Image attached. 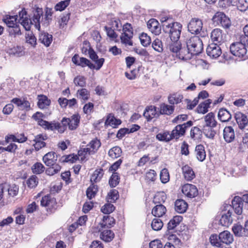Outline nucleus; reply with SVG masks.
Segmentation results:
<instances>
[{"label": "nucleus", "mask_w": 248, "mask_h": 248, "mask_svg": "<svg viewBox=\"0 0 248 248\" xmlns=\"http://www.w3.org/2000/svg\"><path fill=\"white\" fill-rule=\"evenodd\" d=\"M232 207L233 208L235 213L237 215H241L243 211V202L242 199L235 196L232 202Z\"/></svg>", "instance_id": "nucleus-19"}, {"label": "nucleus", "mask_w": 248, "mask_h": 248, "mask_svg": "<svg viewBox=\"0 0 248 248\" xmlns=\"http://www.w3.org/2000/svg\"><path fill=\"white\" fill-rule=\"evenodd\" d=\"M232 230L234 234L237 236H247L248 235L245 228L239 224H235L233 226Z\"/></svg>", "instance_id": "nucleus-40"}, {"label": "nucleus", "mask_w": 248, "mask_h": 248, "mask_svg": "<svg viewBox=\"0 0 248 248\" xmlns=\"http://www.w3.org/2000/svg\"><path fill=\"white\" fill-rule=\"evenodd\" d=\"M43 10L42 8H39L35 5L32 8V16L31 19L28 18L27 12L24 9L19 12V22L23 27L26 31H30L33 23L35 24V27L38 30H40V24H41V19L43 16Z\"/></svg>", "instance_id": "nucleus-1"}, {"label": "nucleus", "mask_w": 248, "mask_h": 248, "mask_svg": "<svg viewBox=\"0 0 248 248\" xmlns=\"http://www.w3.org/2000/svg\"><path fill=\"white\" fill-rule=\"evenodd\" d=\"M187 208V203L183 200H177L175 202V210L179 213H184Z\"/></svg>", "instance_id": "nucleus-34"}, {"label": "nucleus", "mask_w": 248, "mask_h": 248, "mask_svg": "<svg viewBox=\"0 0 248 248\" xmlns=\"http://www.w3.org/2000/svg\"><path fill=\"white\" fill-rule=\"evenodd\" d=\"M192 55L193 54L191 53L190 50H189L187 46L186 47H181L177 54V56H178L180 59L185 61L190 60Z\"/></svg>", "instance_id": "nucleus-26"}, {"label": "nucleus", "mask_w": 248, "mask_h": 248, "mask_svg": "<svg viewBox=\"0 0 248 248\" xmlns=\"http://www.w3.org/2000/svg\"><path fill=\"white\" fill-rule=\"evenodd\" d=\"M121 124V121L119 119H116L111 114H109L105 121V125L106 126L109 125L112 127H116L118 125Z\"/></svg>", "instance_id": "nucleus-37"}, {"label": "nucleus", "mask_w": 248, "mask_h": 248, "mask_svg": "<svg viewBox=\"0 0 248 248\" xmlns=\"http://www.w3.org/2000/svg\"><path fill=\"white\" fill-rule=\"evenodd\" d=\"M58 156L55 152H49L43 157V160L45 164L48 166L55 165Z\"/></svg>", "instance_id": "nucleus-20"}, {"label": "nucleus", "mask_w": 248, "mask_h": 248, "mask_svg": "<svg viewBox=\"0 0 248 248\" xmlns=\"http://www.w3.org/2000/svg\"><path fill=\"white\" fill-rule=\"evenodd\" d=\"M182 169L184 178L186 181H191L194 178L195 173L192 169L188 165H185Z\"/></svg>", "instance_id": "nucleus-30"}, {"label": "nucleus", "mask_w": 248, "mask_h": 248, "mask_svg": "<svg viewBox=\"0 0 248 248\" xmlns=\"http://www.w3.org/2000/svg\"><path fill=\"white\" fill-rule=\"evenodd\" d=\"M219 239L221 241V243L227 245H230L233 241V235L227 231H223L219 233Z\"/></svg>", "instance_id": "nucleus-23"}, {"label": "nucleus", "mask_w": 248, "mask_h": 248, "mask_svg": "<svg viewBox=\"0 0 248 248\" xmlns=\"http://www.w3.org/2000/svg\"><path fill=\"white\" fill-rule=\"evenodd\" d=\"M98 191L97 186L95 185L92 184L87 189L86 195L89 199L94 198Z\"/></svg>", "instance_id": "nucleus-53"}, {"label": "nucleus", "mask_w": 248, "mask_h": 248, "mask_svg": "<svg viewBox=\"0 0 248 248\" xmlns=\"http://www.w3.org/2000/svg\"><path fill=\"white\" fill-rule=\"evenodd\" d=\"M141 44L144 46H147L150 44L151 39L147 33H142L139 36Z\"/></svg>", "instance_id": "nucleus-57"}, {"label": "nucleus", "mask_w": 248, "mask_h": 248, "mask_svg": "<svg viewBox=\"0 0 248 248\" xmlns=\"http://www.w3.org/2000/svg\"><path fill=\"white\" fill-rule=\"evenodd\" d=\"M77 96L84 103L89 99L90 93L86 89L82 88L77 91Z\"/></svg>", "instance_id": "nucleus-42"}, {"label": "nucleus", "mask_w": 248, "mask_h": 248, "mask_svg": "<svg viewBox=\"0 0 248 248\" xmlns=\"http://www.w3.org/2000/svg\"><path fill=\"white\" fill-rule=\"evenodd\" d=\"M114 236V233L109 230H103L100 234V238L105 242L111 241Z\"/></svg>", "instance_id": "nucleus-45"}, {"label": "nucleus", "mask_w": 248, "mask_h": 248, "mask_svg": "<svg viewBox=\"0 0 248 248\" xmlns=\"http://www.w3.org/2000/svg\"><path fill=\"white\" fill-rule=\"evenodd\" d=\"M38 106L40 108L43 109L48 106L50 103V100H49L46 96L41 95L38 96Z\"/></svg>", "instance_id": "nucleus-44"}, {"label": "nucleus", "mask_w": 248, "mask_h": 248, "mask_svg": "<svg viewBox=\"0 0 248 248\" xmlns=\"http://www.w3.org/2000/svg\"><path fill=\"white\" fill-rule=\"evenodd\" d=\"M17 20L19 21V15L14 16L7 15L3 18V21L6 24L9 29L17 24ZM18 22L20 24L19 21Z\"/></svg>", "instance_id": "nucleus-31"}, {"label": "nucleus", "mask_w": 248, "mask_h": 248, "mask_svg": "<svg viewBox=\"0 0 248 248\" xmlns=\"http://www.w3.org/2000/svg\"><path fill=\"white\" fill-rule=\"evenodd\" d=\"M5 190H7L8 192V195L11 197H14L16 196L18 192V186L16 185H12L8 186L7 185V188L4 189Z\"/></svg>", "instance_id": "nucleus-59"}, {"label": "nucleus", "mask_w": 248, "mask_h": 248, "mask_svg": "<svg viewBox=\"0 0 248 248\" xmlns=\"http://www.w3.org/2000/svg\"><path fill=\"white\" fill-rule=\"evenodd\" d=\"M70 4V0L61 1L56 4L54 9L56 11H62L64 10Z\"/></svg>", "instance_id": "nucleus-58"}, {"label": "nucleus", "mask_w": 248, "mask_h": 248, "mask_svg": "<svg viewBox=\"0 0 248 248\" xmlns=\"http://www.w3.org/2000/svg\"><path fill=\"white\" fill-rule=\"evenodd\" d=\"M223 138L228 143L232 141L235 138L234 129L232 126H226L223 130Z\"/></svg>", "instance_id": "nucleus-22"}, {"label": "nucleus", "mask_w": 248, "mask_h": 248, "mask_svg": "<svg viewBox=\"0 0 248 248\" xmlns=\"http://www.w3.org/2000/svg\"><path fill=\"white\" fill-rule=\"evenodd\" d=\"M115 223V219L113 217L107 216H104L102 222L100 224L102 228H110Z\"/></svg>", "instance_id": "nucleus-43"}, {"label": "nucleus", "mask_w": 248, "mask_h": 248, "mask_svg": "<svg viewBox=\"0 0 248 248\" xmlns=\"http://www.w3.org/2000/svg\"><path fill=\"white\" fill-rule=\"evenodd\" d=\"M246 44L247 42L246 37L240 36L239 42H234L231 45L230 49L231 53L239 58L244 57L247 53Z\"/></svg>", "instance_id": "nucleus-4"}, {"label": "nucleus", "mask_w": 248, "mask_h": 248, "mask_svg": "<svg viewBox=\"0 0 248 248\" xmlns=\"http://www.w3.org/2000/svg\"><path fill=\"white\" fill-rule=\"evenodd\" d=\"M8 32L10 35L14 36L15 37L16 36H19L22 34L19 24H17L13 27L8 29Z\"/></svg>", "instance_id": "nucleus-55"}, {"label": "nucleus", "mask_w": 248, "mask_h": 248, "mask_svg": "<svg viewBox=\"0 0 248 248\" xmlns=\"http://www.w3.org/2000/svg\"><path fill=\"white\" fill-rule=\"evenodd\" d=\"M213 21L218 25H220L225 29H229L231 26L230 18L223 13L218 12L213 17Z\"/></svg>", "instance_id": "nucleus-8"}, {"label": "nucleus", "mask_w": 248, "mask_h": 248, "mask_svg": "<svg viewBox=\"0 0 248 248\" xmlns=\"http://www.w3.org/2000/svg\"><path fill=\"white\" fill-rule=\"evenodd\" d=\"M234 117L240 129L242 130L248 126V118L245 114L241 112H237Z\"/></svg>", "instance_id": "nucleus-17"}, {"label": "nucleus", "mask_w": 248, "mask_h": 248, "mask_svg": "<svg viewBox=\"0 0 248 248\" xmlns=\"http://www.w3.org/2000/svg\"><path fill=\"white\" fill-rule=\"evenodd\" d=\"M202 22L198 18H192L188 24V30L192 34H198L202 28Z\"/></svg>", "instance_id": "nucleus-13"}, {"label": "nucleus", "mask_w": 248, "mask_h": 248, "mask_svg": "<svg viewBox=\"0 0 248 248\" xmlns=\"http://www.w3.org/2000/svg\"><path fill=\"white\" fill-rule=\"evenodd\" d=\"M183 96L179 93H173L168 96V101L170 104L174 105L177 104L181 102Z\"/></svg>", "instance_id": "nucleus-47"}, {"label": "nucleus", "mask_w": 248, "mask_h": 248, "mask_svg": "<svg viewBox=\"0 0 248 248\" xmlns=\"http://www.w3.org/2000/svg\"><path fill=\"white\" fill-rule=\"evenodd\" d=\"M122 151L120 147L115 146L108 151V155L112 158H116L121 156Z\"/></svg>", "instance_id": "nucleus-49"}, {"label": "nucleus", "mask_w": 248, "mask_h": 248, "mask_svg": "<svg viewBox=\"0 0 248 248\" xmlns=\"http://www.w3.org/2000/svg\"><path fill=\"white\" fill-rule=\"evenodd\" d=\"M123 33L120 36L121 42L125 45L132 46L133 45L131 39L133 37V33L131 24L126 23L123 27Z\"/></svg>", "instance_id": "nucleus-7"}, {"label": "nucleus", "mask_w": 248, "mask_h": 248, "mask_svg": "<svg viewBox=\"0 0 248 248\" xmlns=\"http://www.w3.org/2000/svg\"><path fill=\"white\" fill-rule=\"evenodd\" d=\"M8 53L10 55H14L16 57H20L24 54V51L22 47L20 46H15L11 48Z\"/></svg>", "instance_id": "nucleus-46"}, {"label": "nucleus", "mask_w": 248, "mask_h": 248, "mask_svg": "<svg viewBox=\"0 0 248 248\" xmlns=\"http://www.w3.org/2000/svg\"><path fill=\"white\" fill-rule=\"evenodd\" d=\"M219 45L216 44H210L206 48L207 54L212 58H217L221 54V49Z\"/></svg>", "instance_id": "nucleus-16"}, {"label": "nucleus", "mask_w": 248, "mask_h": 248, "mask_svg": "<svg viewBox=\"0 0 248 248\" xmlns=\"http://www.w3.org/2000/svg\"><path fill=\"white\" fill-rule=\"evenodd\" d=\"M195 153L197 159L201 161H203L206 157V153L204 146L202 144L198 145L196 146Z\"/></svg>", "instance_id": "nucleus-27"}, {"label": "nucleus", "mask_w": 248, "mask_h": 248, "mask_svg": "<svg viewBox=\"0 0 248 248\" xmlns=\"http://www.w3.org/2000/svg\"><path fill=\"white\" fill-rule=\"evenodd\" d=\"M212 103L211 99L206 100L204 102L201 103L197 108L199 113L204 114L208 111V108Z\"/></svg>", "instance_id": "nucleus-39"}, {"label": "nucleus", "mask_w": 248, "mask_h": 248, "mask_svg": "<svg viewBox=\"0 0 248 248\" xmlns=\"http://www.w3.org/2000/svg\"><path fill=\"white\" fill-rule=\"evenodd\" d=\"M186 46L193 55L201 53L203 50V43L201 38L197 36H193L187 40Z\"/></svg>", "instance_id": "nucleus-5"}, {"label": "nucleus", "mask_w": 248, "mask_h": 248, "mask_svg": "<svg viewBox=\"0 0 248 248\" xmlns=\"http://www.w3.org/2000/svg\"><path fill=\"white\" fill-rule=\"evenodd\" d=\"M38 183V179L35 175L31 176L27 181V185L30 188L35 187Z\"/></svg>", "instance_id": "nucleus-64"}, {"label": "nucleus", "mask_w": 248, "mask_h": 248, "mask_svg": "<svg viewBox=\"0 0 248 248\" xmlns=\"http://www.w3.org/2000/svg\"><path fill=\"white\" fill-rule=\"evenodd\" d=\"M174 111V107L166 104H162L160 105V112L162 114L170 115Z\"/></svg>", "instance_id": "nucleus-48"}, {"label": "nucleus", "mask_w": 248, "mask_h": 248, "mask_svg": "<svg viewBox=\"0 0 248 248\" xmlns=\"http://www.w3.org/2000/svg\"><path fill=\"white\" fill-rule=\"evenodd\" d=\"M164 29V31L169 34L170 39L168 48L170 51L177 55L182 47L180 42L178 41L181 32L182 25L176 24L172 29H169V27L165 25Z\"/></svg>", "instance_id": "nucleus-2"}, {"label": "nucleus", "mask_w": 248, "mask_h": 248, "mask_svg": "<svg viewBox=\"0 0 248 248\" xmlns=\"http://www.w3.org/2000/svg\"><path fill=\"white\" fill-rule=\"evenodd\" d=\"M53 14L52 9L46 8L45 14L44 17L41 18V24L47 27L52 20V16Z\"/></svg>", "instance_id": "nucleus-28"}, {"label": "nucleus", "mask_w": 248, "mask_h": 248, "mask_svg": "<svg viewBox=\"0 0 248 248\" xmlns=\"http://www.w3.org/2000/svg\"><path fill=\"white\" fill-rule=\"evenodd\" d=\"M183 193L188 198H192L198 194V190L195 185L186 184L182 187Z\"/></svg>", "instance_id": "nucleus-14"}, {"label": "nucleus", "mask_w": 248, "mask_h": 248, "mask_svg": "<svg viewBox=\"0 0 248 248\" xmlns=\"http://www.w3.org/2000/svg\"><path fill=\"white\" fill-rule=\"evenodd\" d=\"M51 166L46 170V173L48 175H53L61 170V167L58 164L53 165Z\"/></svg>", "instance_id": "nucleus-60"}, {"label": "nucleus", "mask_w": 248, "mask_h": 248, "mask_svg": "<svg viewBox=\"0 0 248 248\" xmlns=\"http://www.w3.org/2000/svg\"><path fill=\"white\" fill-rule=\"evenodd\" d=\"M232 213L229 210L226 213L222 215L219 222L221 225L229 227L232 222L233 219L232 217Z\"/></svg>", "instance_id": "nucleus-24"}, {"label": "nucleus", "mask_w": 248, "mask_h": 248, "mask_svg": "<svg viewBox=\"0 0 248 248\" xmlns=\"http://www.w3.org/2000/svg\"><path fill=\"white\" fill-rule=\"evenodd\" d=\"M26 42L34 47L36 45V38L32 32H29L25 34Z\"/></svg>", "instance_id": "nucleus-54"}, {"label": "nucleus", "mask_w": 248, "mask_h": 248, "mask_svg": "<svg viewBox=\"0 0 248 248\" xmlns=\"http://www.w3.org/2000/svg\"><path fill=\"white\" fill-rule=\"evenodd\" d=\"M47 139V136L46 135H43L42 134L37 135L34 138L33 141L35 143L33 144L35 149L36 151L39 150L42 148L46 146V143L44 140Z\"/></svg>", "instance_id": "nucleus-21"}, {"label": "nucleus", "mask_w": 248, "mask_h": 248, "mask_svg": "<svg viewBox=\"0 0 248 248\" xmlns=\"http://www.w3.org/2000/svg\"><path fill=\"white\" fill-rule=\"evenodd\" d=\"M115 209V207L112 204L106 203L103 205L101 209V212L105 214H109L112 213Z\"/></svg>", "instance_id": "nucleus-62"}, {"label": "nucleus", "mask_w": 248, "mask_h": 248, "mask_svg": "<svg viewBox=\"0 0 248 248\" xmlns=\"http://www.w3.org/2000/svg\"><path fill=\"white\" fill-rule=\"evenodd\" d=\"M55 202V200L54 199L51 198V197L49 195H46L42 198L41 201V205L42 206L50 208L53 207Z\"/></svg>", "instance_id": "nucleus-38"}, {"label": "nucleus", "mask_w": 248, "mask_h": 248, "mask_svg": "<svg viewBox=\"0 0 248 248\" xmlns=\"http://www.w3.org/2000/svg\"><path fill=\"white\" fill-rule=\"evenodd\" d=\"M156 114L155 107L151 106L148 108H146L144 112V116L149 121L151 120Z\"/></svg>", "instance_id": "nucleus-52"}, {"label": "nucleus", "mask_w": 248, "mask_h": 248, "mask_svg": "<svg viewBox=\"0 0 248 248\" xmlns=\"http://www.w3.org/2000/svg\"><path fill=\"white\" fill-rule=\"evenodd\" d=\"M45 167L44 165L39 162L34 164L32 167V172L36 174H40L44 171Z\"/></svg>", "instance_id": "nucleus-63"}, {"label": "nucleus", "mask_w": 248, "mask_h": 248, "mask_svg": "<svg viewBox=\"0 0 248 248\" xmlns=\"http://www.w3.org/2000/svg\"><path fill=\"white\" fill-rule=\"evenodd\" d=\"M72 61L76 65L80 66L82 67L87 66L91 69L94 67L93 66V63L89 60L83 57L79 58L78 54H75L72 58Z\"/></svg>", "instance_id": "nucleus-15"}, {"label": "nucleus", "mask_w": 248, "mask_h": 248, "mask_svg": "<svg viewBox=\"0 0 248 248\" xmlns=\"http://www.w3.org/2000/svg\"><path fill=\"white\" fill-rule=\"evenodd\" d=\"M218 118L222 122L229 121L232 118V115L229 111L224 108H220L218 112Z\"/></svg>", "instance_id": "nucleus-35"}, {"label": "nucleus", "mask_w": 248, "mask_h": 248, "mask_svg": "<svg viewBox=\"0 0 248 248\" xmlns=\"http://www.w3.org/2000/svg\"><path fill=\"white\" fill-rule=\"evenodd\" d=\"M78 160L81 162H85L88 159L89 155H92V154L89 153V150L86 146L80 148L78 151Z\"/></svg>", "instance_id": "nucleus-33"}, {"label": "nucleus", "mask_w": 248, "mask_h": 248, "mask_svg": "<svg viewBox=\"0 0 248 248\" xmlns=\"http://www.w3.org/2000/svg\"><path fill=\"white\" fill-rule=\"evenodd\" d=\"M52 41V36L46 32H41L39 36V41L45 46H48Z\"/></svg>", "instance_id": "nucleus-29"}, {"label": "nucleus", "mask_w": 248, "mask_h": 248, "mask_svg": "<svg viewBox=\"0 0 248 248\" xmlns=\"http://www.w3.org/2000/svg\"><path fill=\"white\" fill-rule=\"evenodd\" d=\"M163 226L162 221L158 218H154L152 222L151 226L152 229L155 231L160 230Z\"/></svg>", "instance_id": "nucleus-56"}, {"label": "nucleus", "mask_w": 248, "mask_h": 248, "mask_svg": "<svg viewBox=\"0 0 248 248\" xmlns=\"http://www.w3.org/2000/svg\"><path fill=\"white\" fill-rule=\"evenodd\" d=\"M103 175V170L99 169L95 170L91 177L92 183H97L99 182Z\"/></svg>", "instance_id": "nucleus-51"}, {"label": "nucleus", "mask_w": 248, "mask_h": 248, "mask_svg": "<svg viewBox=\"0 0 248 248\" xmlns=\"http://www.w3.org/2000/svg\"><path fill=\"white\" fill-rule=\"evenodd\" d=\"M156 138L159 141L168 142L173 139L171 136V133H170L168 131H164L163 132L159 133L156 135Z\"/></svg>", "instance_id": "nucleus-41"}, {"label": "nucleus", "mask_w": 248, "mask_h": 248, "mask_svg": "<svg viewBox=\"0 0 248 248\" xmlns=\"http://www.w3.org/2000/svg\"><path fill=\"white\" fill-rule=\"evenodd\" d=\"M101 143L100 140L95 138L92 140L86 146L92 155L95 154L100 147Z\"/></svg>", "instance_id": "nucleus-25"}, {"label": "nucleus", "mask_w": 248, "mask_h": 248, "mask_svg": "<svg viewBox=\"0 0 248 248\" xmlns=\"http://www.w3.org/2000/svg\"><path fill=\"white\" fill-rule=\"evenodd\" d=\"M80 119V116L78 114H75L71 118H63L61 121V123H59L60 126L61 127L63 126L64 127L63 132L66 129L67 125L70 130H75L78 126Z\"/></svg>", "instance_id": "nucleus-6"}, {"label": "nucleus", "mask_w": 248, "mask_h": 248, "mask_svg": "<svg viewBox=\"0 0 248 248\" xmlns=\"http://www.w3.org/2000/svg\"><path fill=\"white\" fill-rule=\"evenodd\" d=\"M193 122L191 121H189L183 124H178L171 131V136L173 137V139H178L181 136L184 135L186 129L191 126Z\"/></svg>", "instance_id": "nucleus-10"}, {"label": "nucleus", "mask_w": 248, "mask_h": 248, "mask_svg": "<svg viewBox=\"0 0 248 248\" xmlns=\"http://www.w3.org/2000/svg\"><path fill=\"white\" fill-rule=\"evenodd\" d=\"M78 160L81 162H85L88 159L89 155H92V154L89 153V150L86 146L80 148L78 151Z\"/></svg>", "instance_id": "nucleus-32"}, {"label": "nucleus", "mask_w": 248, "mask_h": 248, "mask_svg": "<svg viewBox=\"0 0 248 248\" xmlns=\"http://www.w3.org/2000/svg\"><path fill=\"white\" fill-rule=\"evenodd\" d=\"M203 133L202 129L201 130L198 127H194L190 131V136L194 140L200 139Z\"/></svg>", "instance_id": "nucleus-50"}, {"label": "nucleus", "mask_w": 248, "mask_h": 248, "mask_svg": "<svg viewBox=\"0 0 248 248\" xmlns=\"http://www.w3.org/2000/svg\"><path fill=\"white\" fill-rule=\"evenodd\" d=\"M166 212V207L161 204H158L155 206L152 211L153 216L160 217H162Z\"/></svg>", "instance_id": "nucleus-36"}, {"label": "nucleus", "mask_w": 248, "mask_h": 248, "mask_svg": "<svg viewBox=\"0 0 248 248\" xmlns=\"http://www.w3.org/2000/svg\"><path fill=\"white\" fill-rule=\"evenodd\" d=\"M217 122L214 113L210 112L204 117V121L201 126L205 136L209 139H213L216 132L213 129L216 127Z\"/></svg>", "instance_id": "nucleus-3"}, {"label": "nucleus", "mask_w": 248, "mask_h": 248, "mask_svg": "<svg viewBox=\"0 0 248 248\" xmlns=\"http://www.w3.org/2000/svg\"><path fill=\"white\" fill-rule=\"evenodd\" d=\"M149 30L155 35H159L161 32V27L158 22L155 18L150 19L147 23Z\"/></svg>", "instance_id": "nucleus-18"}, {"label": "nucleus", "mask_w": 248, "mask_h": 248, "mask_svg": "<svg viewBox=\"0 0 248 248\" xmlns=\"http://www.w3.org/2000/svg\"><path fill=\"white\" fill-rule=\"evenodd\" d=\"M119 183V176L117 172L112 173L109 180V184L111 187H115Z\"/></svg>", "instance_id": "nucleus-61"}, {"label": "nucleus", "mask_w": 248, "mask_h": 248, "mask_svg": "<svg viewBox=\"0 0 248 248\" xmlns=\"http://www.w3.org/2000/svg\"><path fill=\"white\" fill-rule=\"evenodd\" d=\"M38 124L45 129L51 131L57 130L61 133H63L64 127H61L59 123H49L42 119L38 122Z\"/></svg>", "instance_id": "nucleus-12"}, {"label": "nucleus", "mask_w": 248, "mask_h": 248, "mask_svg": "<svg viewBox=\"0 0 248 248\" xmlns=\"http://www.w3.org/2000/svg\"><path fill=\"white\" fill-rule=\"evenodd\" d=\"M193 122L191 121H189L183 124H178L171 131V136L173 137V139H178L181 136L184 135L186 129L191 126Z\"/></svg>", "instance_id": "nucleus-9"}, {"label": "nucleus", "mask_w": 248, "mask_h": 248, "mask_svg": "<svg viewBox=\"0 0 248 248\" xmlns=\"http://www.w3.org/2000/svg\"><path fill=\"white\" fill-rule=\"evenodd\" d=\"M210 38L213 44L220 45L225 42L226 40V34L219 29H214L210 34Z\"/></svg>", "instance_id": "nucleus-11"}]
</instances>
